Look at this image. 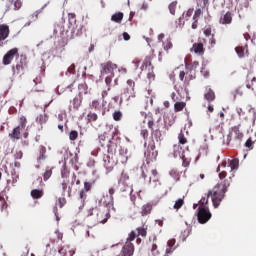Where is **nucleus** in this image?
Returning <instances> with one entry per match:
<instances>
[{"label":"nucleus","instance_id":"nucleus-31","mask_svg":"<svg viewBox=\"0 0 256 256\" xmlns=\"http://www.w3.org/2000/svg\"><path fill=\"white\" fill-rule=\"evenodd\" d=\"M151 211H153V204L147 203L142 206L141 215H149L151 214Z\"/></svg>","mask_w":256,"mask_h":256},{"label":"nucleus","instance_id":"nucleus-19","mask_svg":"<svg viewBox=\"0 0 256 256\" xmlns=\"http://www.w3.org/2000/svg\"><path fill=\"white\" fill-rule=\"evenodd\" d=\"M220 25H231L233 23V14L231 12H226L220 17Z\"/></svg>","mask_w":256,"mask_h":256},{"label":"nucleus","instance_id":"nucleus-14","mask_svg":"<svg viewBox=\"0 0 256 256\" xmlns=\"http://www.w3.org/2000/svg\"><path fill=\"white\" fill-rule=\"evenodd\" d=\"M135 253V245L132 242L126 241L121 249V256H133Z\"/></svg>","mask_w":256,"mask_h":256},{"label":"nucleus","instance_id":"nucleus-3","mask_svg":"<svg viewBox=\"0 0 256 256\" xmlns=\"http://www.w3.org/2000/svg\"><path fill=\"white\" fill-rule=\"evenodd\" d=\"M115 71H117V64L112 61L100 64V75L104 78L108 91H111V83H113L115 78Z\"/></svg>","mask_w":256,"mask_h":256},{"label":"nucleus","instance_id":"nucleus-32","mask_svg":"<svg viewBox=\"0 0 256 256\" xmlns=\"http://www.w3.org/2000/svg\"><path fill=\"white\" fill-rule=\"evenodd\" d=\"M149 251L152 256H159L161 255V252L159 251V246H157V243L153 242L150 247Z\"/></svg>","mask_w":256,"mask_h":256},{"label":"nucleus","instance_id":"nucleus-13","mask_svg":"<svg viewBox=\"0 0 256 256\" xmlns=\"http://www.w3.org/2000/svg\"><path fill=\"white\" fill-rule=\"evenodd\" d=\"M103 162H104V167H105L107 173H111V171H113L115 165H117V162H115V160H113V157H111V155H109V154H105L103 156Z\"/></svg>","mask_w":256,"mask_h":256},{"label":"nucleus","instance_id":"nucleus-33","mask_svg":"<svg viewBox=\"0 0 256 256\" xmlns=\"http://www.w3.org/2000/svg\"><path fill=\"white\" fill-rule=\"evenodd\" d=\"M106 147H107V151L110 155H113L117 151V143H115L112 140L108 142Z\"/></svg>","mask_w":256,"mask_h":256},{"label":"nucleus","instance_id":"nucleus-2","mask_svg":"<svg viewBox=\"0 0 256 256\" xmlns=\"http://www.w3.org/2000/svg\"><path fill=\"white\" fill-rule=\"evenodd\" d=\"M67 168V164H64L61 169V179L60 187L62 189V195H65V192L68 189V195L73 193L74 185H81V180L77 178V174L73 173Z\"/></svg>","mask_w":256,"mask_h":256},{"label":"nucleus","instance_id":"nucleus-6","mask_svg":"<svg viewBox=\"0 0 256 256\" xmlns=\"http://www.w3.org/2000/svg\"><path fill=\"white\" fill-rule=\"evenodd\" d=\"M195 77V71L189 68V64H186V71H180L179 73V79L183 81V87L177 88V86H175L176 91H187V87L191 85V81H193Z\"/></svg>","mask_w":256,"mask_h":256},{"label":"nucleus","instance_id":"nucleus-22","mask_svg":"<svg viewBox=\"0 0 256 256\" xmlns=\"http://www.w3.org/2000/svg\"><path fill=\"white\" fill-rule=\"evenodd\" d=\"M78 91H79L78 97H82V99H83L84 95H89V93H91V92H89V86H87V83L79 84Z\"/></svg>","mask_w":256,"mask_h":256},{"label":"nucleus","instance_id":"nucleus-35","mask_svg":"<svg viewBox=\"0 0 256 256\" xmlns=\"http://www.w3.org/2000/svg\"><path fill=\"white\" fill-rule=\"evenodd\" d=\"M99 119V116L97 113L90 111L86 116L87 123H95Z\"/></svg>","mask_w":256,"mask_h":256},{"label":"nucleus","instance_id":"nucleus-59","mask_svg":"<svg viewBox=\"0 0 256 256\" xmlns=\"http://www.w3.org/2000/svg\"><path fill=\"white\" fill-rule=\"evenodd\" d=\"M91 187H93V183L85 182L84 183V188L82 190L86 191L87 193H89V191H91Z\"/></svg>","mask_w":256,"mask_h":256},{"label":"nucleus","instance_id":"nucleus-25","mask_svg":"<svg viewBox=\"0 0 256 256\" xmlns=\"http://www.w3.org/2000/svg\"><path fill=\"white\" fill-rule=\"evenodd\" d=\"M114 197L109 196V194L104 195L101 198V203L105 205V207H113Z\"/></svg>","mask_w":256,"mask_h":256},{"label":"nucleus","instance_id":"nucleus-38","mask_svg":"<svg viewBox=\"0 0 256 256\" xmlns=\"http://www.w3.org/2000/svg\"><path fill=\"white\" fill-rule=\"evenodd\" d=\"M51 175H53V167H46L45 172L43 174V180L49 181V179H51Z\"/></svg>","mask_w":256,"mask_h":256},{"label":"nucleus","instance_id":"nucleus-15","mask_svg":"<svg viewBox=\"0 0 256 256\" xmlns=\"http://www.w3.org/2000/svg\"><path fill=\"white\" fill-rule=\"evenodd\" d=\"M15 55H19V49L12 48L9 50L3 57V65H11V62L15 59Z\"/></svg>","mask_w":256,"mask_h":256},{"label":"nucleus","instance_id":"nucleus-36","mask_svg":"<svg viewBox=\"0 0 256 256\" xmlns=\"http://www.w3.org/2000/svg\"><path fill=\"white\" fill-rule=\"evenodd\" d=\"M123 17V12H117L111 16V21H113L114 23H121V21H123Z\"/></svg>","mask_w":256,"mask_h":256},{"label":"nucleus","instance_id":"nucleus-62","mask_svg":"<svg viewBox=\"0 0 256 256\" xmlns=\"http://www.w3.org/2000/svg\"><path fill=\"white\" fill-rule=\"evenodd\" d=\"M243 95V90L241 89V87L237 88L234 92H233V96H234V99L235 97L237 96H242Z\"/></svg>","mask_w":256,"mask_h":256},{"label":"nucleus","instance_id":"nucleus-53","mask_svg":"<svg viewBox=\"0 0 256 256\" xmlns=\"http://www.w3.org/2000/svg\"><path fill=\"white\" fill-rule=\"evenodd\" d=\"M137 237V233L135 231H131L126 241H129V243H131V241H135Z\"/></svg>","mask_w":256,"mask_h":256},{"label":"nucleus","instance_id":"nucleus-44","mask_svg":"<svg viewBox=\"0 0 256 256\" xmlns=\"http://www.w3.org/2000/svg\"><path fill=\"white\" fill-rule=\"evenodd\" d=\"M136 231H137V236L139 237H147V228H145V227H138L137 229H136Z\"/></svg>","mask_w":256,"mask_h":256},{"label":"nucleus","instance_id":"nucleus-61","mask_svg":"<svg viewBox=\"0 0 256 256\" xmlns=\"http://www.w3.org/2000/svg\"><path fill=\"white\" fill-rule=\"evenodd\" d=\"M147 78L149 81H155V72H153V67L151 68V71L148 72Z\"/></svg>","mask_w":256,"mask_h":256},{"label":"nucleus","instance_id":"nucleus-17","mask_svg":"<svg viewBox=\"0 0 256 256\" xmlns=\"http://www.w3.org/2000/svg\"><path fill=\"white\" fill-rule=\"evenodd\" d=\"M190 52L203 57L205 55V45L202 42H196L192 45Z\"/></svg>","mask_w":256,"mask_h":256},{"label":"nucleus","instance_id":"nucleus-63","mask_svg":"<svg viewBox=\"0 0 256 256\" xmlns=\"http://www.w3.org/2000/svg\"><path fill=\"white\" fill-rule=\"evenodd\" d=\"M197 67H199L198 61H194L193 63L189 64V69H191L192 71H195V69H197Z\"/></svg>","mask_w":256,"mask_h":256},{"label":"nucleus","instance_id":"nucleus-57","mask_svg":"<svg viewBox=\"0 0 256 256\" xmlns=\"http://www.w3.org/2000/svg\"><path fill=\"white\" fill-rule=\"evenodd\" d=\"M15 161H19L20 159H23V151L17 150L14 154Z\"/></svg>","mask_w":256,"mask_h":256},{"label":"nucleus","instance_id":"nucleus-9","mask_svg":"<svg viewBox=\"0 0 256 256\" xmlns=\"http://www.w3.org/2000/svg\"><path fill=\"white\" fill-rule=\"evenodd\" d=\"M25 69H27V56L21 55L19 62L15 66H12L13 75H21L25 74Z\"/></svg>","mask_w":256,"mask_h":256},{"label":"nucleus","instance_id":"nucleus-34","mask_svg":"<svg viewBox=\"0 0 256 256\" xmlns=\"http://www.w3.org/2000/svg\"><path fill=\"white\" fill-rule=\"evenodd\" d=\"M177 241L175 239H170L167 243L166 253H173L177 247H175Z\"/></svg>","mask_w":256,"mask_h":256},{"label":"nucleus","instance_id":"nucleus-39","mask_svg":"<svg viewBox=\"0 0 256 256\" xmlns=\"http://www.w3.org/2000/svg\"><path fill=\"white\" fill-rule=\"evenodd\" d=\"M184 107H187V103H185V102H176L174 104L175 113H179V111H183Z\"/></svg>","mask_w":256,"mask_h":256},{"label":"nucleus","instance_id":"nucleus-7","mask_svg":"<svg viewBox=\"0 0 256 256\" xmlns=\"http://www.w3.org/2000/svg\"><path fill=\"white\" fill-rule=\"evenodd\" d=\"M144 147H146V151L144 153V157L146 158V163H153V161H157V156L159 152L155 150V140L151 139L150 141L145 142Z\"/></svg>","mask_w":256,"mask_h":256},{"label":"nucleus","instance_id":"nucleus-42","mask_svg":"<svg viewBox=\"0 0 256 256\" xmlns=\"http://www.w3.org/2000/svg\"><path fill=\"white\" fill-rule=\"evenodd\" d=\"M170 177L175 179V181H179L181 179L179 171L177 169H172L169 172Z\"/></svg>","mask_w":256,"mask_h":256},{"label":"nucleus","instance_id":"nucleus-37","mask_svg":"<svg viewBox=\"0 0 256 256\" xmlns=\"http://www.w3.org/2000/svg\"><path fill=\"white\" fill-rule=\"evenodd\" d=\"M45 153H47V148L45 146H40L38 161H45V159H47V156H45Z\"/></svg>","mask_w":256,"mask_h":256},{"label":"nucleus","instance_id":"nucleus-26","mask_svg":"<svg viewBox=\"0 0 256 256\" xmlns=\"http://www.w3.org/2000/svg\"><path fill=\"white\" fill-rule=\"evenodd\" d=\"M215 97V91H213V89L211 88H206V92L204 94V98L206 99V101H208V103H211L213 102Z\"/></svg>","mask_w":256,"mask_h":256},{"label":"nucleus","instance_id":"nucleus-21","mask_svg":"<svg viewBox=\"0 0 256 256\" xmlns=\"http://www.w3.org/2000/svg\"><path fill=\"white\" fill-rule=\"evenodd\" d=\"M110 141H111V137L109 132H104L99 136V143L101 147H107Z\"/></svg>","mask_w":256,"mask_h":256},{"label":"nucleus","instance_id":"nucleus-41","mask_svg":"<svg viewBox=\"0 0 256 256\" xmlns=\"http://www.w3.org/2000/svg\"><path fill=\"white\" fill-rule=\"evenodd\" d=\"M36 123H39V125H45V123H47V115L40 114L37 116Z\"/></svg>","mask_w":256,"mask_h":256},{"label":"nucleus","instance_id":"nucleus-43","mask_svg":"<svg viewBox=\"0 0 256 256\" xmlns=\"http://www.w3.org/2000/svg\"><path fill=\"white\" fill-rule=\"evenodd\" d=\"M183 205H185V200L183 198H180L176 200L174 204V209H176V211H179V209H181Z\"/></svg>","mask_w":256,"mask_h":256},{"label":"nucleus","instance_id":"nucleus-60","mask_svg":"<svg viewBox=\"0 0 256 256\" xmlns=\"http://www.w3.org/2000/svg\"><path fill=\"white\" fill-rule=\"evenodd\" d=\"M255 142L253 141V139L249 138L246 142H245V147H247L248 149H253V144Z\"/></svg>","mask_w":256,"mask_h":256},{"label":"nucleus","instance_id":"nucleus-49","mask_svg":"<svg viewBox=\"0 0 256 256\" xmlns=\"http://www.w3.org/2000/svg\"><path fill=\"white\" fill-rule=\"evenodd\" d=\"M79 199L81 203H85V201L87 200V191L81 190L79 193Z\"/></svg>","mask_w":256,"mask_h":256},{"label":"nucleus","instance_id":"nucleus-23","mask_svg":"<svg viewBox=\"0 0 256 256\" xmlns=\"http://www.w3.org/2000/svg\"><path fill=\"white\" fill-rule=\"evenodd\" d=\"M58 253L63 256H73L75 254V252L71 249V247H69V245L62 246Z\"/></svg>","mask_w":256,"mask_h":256},{"label":"nucleus","instance_id":"nucleus-8","mask_svg":"<svg viewBox=\"0 0 256 256\" xmlns=\"http://www.w3.org/2000/svg\"><path fill=\"white\" fill-rule=\"evenodd\" d=\"M27 127V118L25 116H21L19 120V125L16 126L11 133H9V137L12 141H19L21 139V132Z\"/></svg>","mask_w":256,"mask_h":256},{"label":"nucleus","instance_id":"nucleus-54","mask_svg":"<svg viewBox=\"0 0 256 256\" xmlns=\"http://www.w3.org/2000/svg\"><path fill=\"white\" fill-rule=\"evenodd\" d=\"M66 203H67V199H65V197L58 198V205H59L60 209H63V207H65Z\"/></svg>","mask_w":256,"mask_h":256},{"label":"nucleus","instance_id":"nucleus-16","mask_svg":"<svg viewBox=\"0 0 256 256\" xmlns=\"http://www.w3.org/2000/svg\"><path fill=\"white\" fill-rule=\"evenodd\" d=\"M180 149V151H179ZM182 151V153H181ZM185 153V151L183 150V148H181V146L179 145H174V157H180V159H182V165L183 167H189L190 162L189 160H187V158H185V155H183Z\"/></svg>","mask_w":256,"mask_h":256},{"label":"nucleus","instance_id":"nucleus-1","mask_svg":"<svg viewBox=\"0 0 256 256\" xmlns=\"http://www.w3.org/2000/svg\"><path fill=\"white\" fill-rule=\"evenodd\" d=\"M231 177L224 179L220 184H217L212 190L208 192L207 198H202L200 200V207H206L207 203H209V198L211 197L212 203L217 209L221 205V201L225 199V194L227 193V189L231 187Z\"/></svg>","mask_w":256,"mask_h":256},{"label":"nucleus","instance_id":"nucleus-30","mask_svg":"<svg viewBox=\"0 0 256 256\" xmlns=\"http://www.w3.org/2000/svg\"><path fill=\"white\" fill-rule=\"evenodd\" d=\"M82 103H83V98L81 96H76L72 100L73 109H75V111H79V107H81Z\"/></svg>","mask_w":256,"mask_h":256},{"label":"nucleus","instance_id":"nucleus-28","mask_svg":"<svg viewBox=\"0 0 256 256\" xmlns=\"http://www.w3.org/2000/svg\"><path fill=\"white\" fill-rule=\"evenodd\" d=\"M90 109H93L94 111H103V105L99 100H93L89 104Z\"/></svg>","mask_w":256,"mask_h":256},{"label":"nucleus","instance_id":"nucleus-40","mask_svg":"<svg viewBox=\"0 0 256 256\" xmlns=\"http://www.w3.org/2000/svg\"><path fill=\"white\" fill-rule=\"evenodd\" d=\"M193 11V8L188 9L182 14V19H184L185 21H189V19H191V17L193 16Z\"/></svg>","mask_w":256,"mask_h":256},{"label":"nucleus","instance_id":"nucleus-56","mask_svg":"<svg viewBox=\"0 0 256 256\" xmlns=\"http://www.w3.org/2000/svg\"><path fill=\"white\" fill-rule=\"evenodd\" d=\"M209 49H213L215 45H217V40L215 39V35H212L210 40H209Z\"/></svg>","mask_w":256,"mask_h":256},{"label":"nucleus","instance_id":"nucleus-64","mask_svg":"<svg viewBox=\"0 0 256 256\" xmlns=\"http://www.w3.org/2000/svg\"><path fill=\"white\" fill-rule=\"evenodd\" d=\"M68 73H70V75H73L75 74V64H71L69 67H68Z\"/></svg>","mask_w":256,"mask_h":256},{"label":"nucleus","instance_id":"nucleus-46","mask_svg":"<svg viewBox=\"0 0 256 256\" xmlns=\"http://www.w3.org/2000/svg\"><path fill=\"white\" fill-rule=\"evenodd\" d=\"M178 141H179V145H186L187 143V138L185 137V134H183V132H180L178 135Z\"/></svg>","mask_w":256,"mask_h":256},{"label":"nucleus","instance_id":"nucleus-50","mask_svg":"<svg viewBox=\"0 0 256 256\" xmlns=\"http://www.w3.org/2000/svg\"><path fill=\"white\" fill-rule=\"evenodd\" d=\"M77 137H79V132H77L76 130H72L69 134L70 141L77 140Z\"/></svg>","mask_w":256,"mask_h":256},{"label":"nucleus","instance_id":"nucleus-27","mask_svg":"<svg viewBox=\"0 0 256 256\" xmlns=\"http://www.w3.org/2000/svg\"><path fill=\"white\" fill-rule=\"evenodd\" d=\"M30 195L32 199H41V197L45 195V192L43 191V189H33L31 190Z\"/></svg>","mask_w":256,"mask_h":256},{"label":"nucleus","instance_id":"nucleus-11","mask_svg":"<svg viewBox=\"0 0 256 256\" xmlns=\"http://www.w3.org/2000/svg\"><path fill=\"white\" fill-rule=\"evenodd\" d=\"M212 215L207 206H199L197 212V219L201 225H205L211 219Z\"/></svg>","mask_w":256,"mask_h":256},{"label":"nucleus","instance_id":"nucleus-52","mask_svg":"<svg viewBox=\"0 0 256 256\" xmlns=\"http://www.w3.org/2000/svg\"><path fill=\"white\" fill-rule=\"evenodd\" d=\"M176 9H177V1H174L169 5V11H170L171 15H175Z\"/></svg>","mask_w":256,"mask_h":256},{"label":"nucleus","instance_id":"nucleus-24","mask_svg":"<svg viewBox=\"0 0 256 256\" xmlns=\"http://www.w3.org/2000/svg\"><path fill=\"white\" fill-rule=\"evenodd\" d=\"M256 83V77L253 73H248L246 77V87L247 89H253V85Z\"/></svg>","mask_w":256,"mask_h":256},{"label":"nucleus","instance_id":"nucleus-20","mask_svg":"<svg viewBox=\"0 0 256 256\" xmlns=\"http://www.w3.org/2000/svg\"><path fill=\"white\" fill-rule=\"evenodd\" d=\"M9 33H11V31L9 30V25L1 24L0 25V41H5V39L9 37Z\"/></svg>","mask_w":256,"mask_h":256},{"label":"nucleus","instance_id":"nucleus-45","mask_svg":"<svg viewBox=\"0 0 256 256\" xmlns=\"http://www.w3.org/2000/svg\"><path fill=\"white\" fill-rule=\"evenodd\" d=\"M229 167L231 168V171H234V169L239 168V160L238 159H232L230 161Z\"/></svg>","mask_w":256,"mask_h":256},{"label":"nucleus","instance_id":"nucleus-55","mask_svg":"<svg viewBox=\"0 0 256 256\" xmlns=\"http://www.w3.org/2000/svg\"><path fill=\"white\" fill-rule=\"evenodd\" d=\"M21 7H23V1L22 0H16L14 2L15 11H19V9H21Z\"/></svg>","mask_w":256,"mask_h":256},{"label":"nucleus","instance_id":"nucleus-10","mask_svg":"<svg viewBox=\"0 0 256 256\" xmlns=\"http://www.w3.org/2000/svg\"><path fill=\"white\" fill-rule=\"evenodd\" d=\"M122 97L126 99V101H131L132 99H135V81L133 80H127V87L124 88V91L122 93Z\"/></svg>","mask_w":256,"mask_h":256},{"label":"nucleus","instance_id":"nucleus-5","mask_svg":"<svg viewBox=\"0 0 256 256\" xmlns=\"http://www.w3.org/2000/svg\"><path fill=\"white\" fill-rule=\"evenodd\" d=\"M69 31L71 33L70 39L75 37H81L83 35V24L77 22V16L75 13L68 14Z\"/></svg>","mask_w":256,"mask_h":256},{"label":"nucleus","instance_id":"nucleus-29","mask_svg":"<svg viewBox=\"0 0 256 256\" xmlns=\"http://www.w3.org/2000/svg\"><path fill=\"white\" fill-rule=\"evenodd\" d=\"M153 176L154 188L161 187V181H159V172L156 169L151 171Z\"/></svg>","mask_w":256,"mask_h":256},{"label":"nucleus","instance_id":"nucleus-58","mask_svg":"<svg viewBox=\"0 0 256 256\" xmlns=\"http://www.w3.org/2000/svg\"><path fill=\"white\" fill-rule=\"evenodd\" d=\"M123 117V114L121 111H116L113 113V119L114 121H119Z\"/></svg>","mask_w":256,"mask_h":256},{"label":"nucleus","instance_id":"nucleus-12","mask_svg":"<svg viewBox=\"0 0 256 256\" xmlns=\"http://www.w3.org/2000/svg\"><path fill=\"white\" fill-rule=\"evenodd\" d=\"M240 127H241V125L234 126L231 128V131L227 135V145H229V143H231V139H232L233 135H234V138L237 139L238 141H241V139H243V134L240 130Z\"/></svg>","mask_w":256,"mask_h":256},{"label":"nucleus","instance_id":"nucleus-48","mask_svg":"<svg viewBox=\"0 0 256 256\" xmlns=\"http://www.w3.org/2000/svg\"><path fill=\"white\" fill-rule=\"evenodd\" d=\"M142 67H151V69H153V66H152V63H151V56H146L145 57Z\"/></svg>","mask_w":256,"mask_h":256},{"label":"nucleus","instance_id":"nucleus-51","mask_svg":"<svg viewBox=\"0 0 256 256\" xmlns=\"http://www.w3.org/2000/svg\"><path fill=\"white\" fill-rule=\"evenodd\" d=\"M198 7H201L202 9H205L207 5H209V0H197Z\"/></svg>","mask_w":256,"mask_h":256},{"label":"nucleus","instance_id":"nucleus-4","mask_svg":"<svg viewBox=\"0 0 256 256\" xmlns=\"http://www.w3.org/2000/svg\"><path fill=\"white\" fill-rule=\"evenodd\" d=\"M90 221H93V225H99V223H107L111 214L107 208H93L88 214Z\"/></svg>","mask_w":256,"mask_h":256},{"label":"nucleus","instance_id":"nucleus-47","mask_svg":"<svg viewBox=\"0 0 256 256\" xmlns=\"http://www.w3.org/2000/svg\"><path fill=\"white\" fill-rule=\"evenodd\" d=\"M202 15H203V11L200 8L196 9L193 15V21H199V18Z\"/></svg>","mask_w":256,"mask_h":256},{"label":"nucleus","instance_id":"nucleus-18","mask_svg":"<svg viewBox=\"0 0 256 256\" xmlns=\"http://www.w3.org/2000/svg\"><path fill=\"white\" fill-rule=\"evenodd\" d=\"M128 181H129V174H127L125 171H122L118 183H119V185H123L125 187V189H123V191H127V189H129L130 193H133V189H131L129 184H127Z\"/></svg>","mask_w":256,"mask_h":256}]
</instances>
